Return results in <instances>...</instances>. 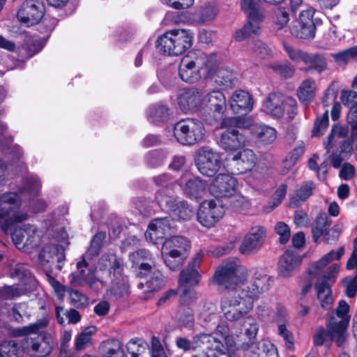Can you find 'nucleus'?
Wrapping results in <instances>:
<instances>
[{
  "mask_svg": "<svg viewBox=\"0 0 357 357\" xmlns=\"http://www.w3.org/2000/svg\"><path fill=\"white\" fill-rule=\"evenodd\" d=\"M270 278L266 275L255 277L241 293H229L221 301V308L225 319L239 324L250 316L254 301L269 287Z\"/></svg>",
  "mask_w": 357,
  "mask_h": 357,
  "instance_id": "f257e3e1",
  "label": "nucleus"
},
{
  "mask_svg": "<svg viewBox=\"0 0 357 357\" xmlns=\"http://www.w3.org/2000/svg\"><path fill=\"white\" fill-rule=\"evenodd\" d=\"M344 254V247L340 248L336 252L331 250L319 260L312 264L308 269L309 275L318 280L315 284V289L317 298L323 309H329L333 303V299L330 286L335 282L340 270L337 264H333L326 270L325 268L333 260H339Z\"/></svg>",
  "mask_w": 357,
  "mask_h": 357,
  "instance_id": "f03ea898",
  "label": "nucleus"
},
{
  "mask_svg": "<svg viewBox=\"0 0 357 357\" xmlns=\"http://www.w3.org/2000/svg\"><path fill=\"white\" fill-rule=\"evenodd\" d=\"M123 264L121 259L114 253H105L99 259L96 273L102 285L110 280L112 287L110 293L116 298L127 296L129 294V284L128 278L123 275Z\"/></svg>",
  "mask_w": 357,
  "mask_h": 357,
  "instance_id": "7ed1b4c3",
  "label": "nucleus"
},
{
  "mask_svg": "<svg viewBox=\"0 0 357 357\" xmlns=\"http://www.w3.org/2000/svg\"><path fill=\"white\" fill-rule=\"evenodd\" d=\"M215 66V56L197 51L183 56L179 63L178 75L187 83H195L203 76L210 77Z\"/></svg>",
  "mask_w": 357,
  "mask_h": 357,
  "instance_id": "20e7f679",
  "label": "nucleus"
},
{
  "mask_svg": "<svg viewBox=\"0 0 357 357\" xmlns=\"http://www.w3.org/2000/svg\"><path fill=\"white\" fill-rule=\"evenodd\" d=\"M176 343L183 351H192L193 357H227L222 342L211 334L200 333L192 340L178 337Z\"/></svg>",
  "mask_w": 357,
  "mask_h": 357,
  "instance_id": "39448f33",
  "label": "nucleus"
},
{
  "mask_svg": "<svg viewBox=\"0 0 357 357\" xmlns=\"http://www.w3.org/2000/svg\"><path fill=\"white\" fill-rule=\"evenodd\" d=\"M191 243L182 236L167 238L162 244V257L165 264L172 271L178 270L188 257Z\"/></svg>",
  "mask_w": 357,
  "mask_h": 357,
  "instance_id": "423d86ee",
  "label": "nucleus"
},
{
  "mask_svg": "<svg viewBox=\"0 0 357 357\" xmlns=\"http://www.w3.org/2000/svg\"><path fill=\"white\" fill-rule=\"evenodd\" d=\"M248 271L237 260L225 261L216 270L213 275L214 282L220 287L236 289L247 280Z\"/></svg>",
  "mask_w": 357,
  "mask_h": 357,
  "instance_id": "0eeeda50",
  "label": "nucleus"
},
{
  "mask_svg": "<svg viewBox=\"0 0 357 357\" xmlns=\"http://www.w3.org/2000/svg\"><path fill=\"white\" fill-rule=\"evenodd\" d=\"M193 38V33L190 30L172 29L159 37L157 48L168 55H180L191 47Z\"/></svg>",
  "mask_w": 357,
  "mask_h": 357,
  "instance_id": "6e6552de",
  "label": "nucleus"
},
{
  "mask_svg": "<svg viewBox=\"0 0 357 357\" xmlns=\"http://www.w3.org/2000/svg\"><path fill=\"white\" fill-rule=\"evenodd\" d=\"M10 277L17 279L19 283L0 287V298L12 300L33 291L37 287V280L31 272L22 265H17L10 273Z\"/></svg>",
  "mask_w": 357,
  "mask_h": 357,
  "instance_id": "1a4fd4ad",
  "label": "nucleus"
},
{
  "mask_svg": "<svg viewBox=\"0 0 357 357\" xmlns=\"http://www.w3.org/2000/svg\"><path fill=\"white\" fill-rule=\"evenodd\" d=\"M264 112L275 119L282 118L287 112L288 119L292 120L297 114V102L291 96L281 93H271L264 102Z\"/></svg>",
  "mask_w": 357,
  "mask_h": 357,
  "instance_id": "9d476101",
  "label": "nucleus"
},
{
  "mask_svg": "<svg viewBox=\"0 0 357 357\" xmlns=\"http://www.w3.org/2000/svg\"><path fill=\"white\" fill-rule=\"evenodd\" d=\"M205 128L202 122L196 119H186L174 126V135L183 145H194L204 138Z\"/></svg>",
  "mask_w": 357,
  "mask_h": 357,
  "instance_id": "9b49d317",
  "label": "nucleus"
},
{
  "mask_svg": "<svg viewBox=\"0 0 357 357\" xmlns=\"http://www.w3.org/2000/svg\"><path fill=\"white\" fill-rule=\"evenodd\" d=\"M22 199L20 193L7 192L0 194V220L11 225L26 220V213L19 211Z\"/></svg>",
  "mask_w": 357,
  "mask_h": 357,
  "instance_id": "f8f14e48",
  "label": "nucleus"
},
{
  "mask_svg": "<svg viewBox=\"0 0 357 357\" xmlns=\"http://www.w3.org/2000/svg\"><path fill=\"white\" fill-rule=\"evenodd\" d=\"M195 162L202 175L212 176L220 167L221 157L220 153L212 148L203 146L197 150Z\"/></svg>",
  "mask_w": 357,
  "mask_h": 357,
  "instance_id": "ddd939ff",
  "label": "nucleus"
},
{
  "mask_svg": "<svg viewBox=\"0 0 357 357\" xmlns=\"http://www.w3.org/2000/svg\"><path fill=\"white\" fill-rule=\"evenodd\" d=\"M346 326L342 321H330L327 324V329L322 326L316 328L312 336L314 345L322 346L328 340H335L338 347L343 345L345 340Z\"/></svg>",
  "mask_w": 357,
  "mask_h": 357,
  "instance_id": "4468645a",
  "label": "nucleus"
},
{
  "mask_svg": "<svg viewBox=\"0 0 357 357\" xmlns=\"http://www.w3.org/2000/svg\"><path fill=\"white\" fill-rule=\"evenodd\" d=\"M64 260V250L57 244L43 243L38 250L37 264L43 268H52L55 265L56 268L60 271L63 268Z\"/></svg>",
  "mask_w": 357,
  "mask_h": 357,
  "instance_id": "2eb2a0df",
  "label": "nucleus"
},
{
  "mask_svg": "<svg viewBox=\"0 0 357 357\" xmlns=\"http://www.w3.org/2000/svg\"><path fill=\"white\" fill-rule=\"evenodd\" d=\"M203 257L204 252L199 250L188 263V266L180 273L178 279L179 288L182 290L184 296H187L190 292L188 287L197 286L199 283L201 275L198 271V268L200 266Z\"/></svg>",
  "mask_w": 357,
  "mask_h": 357,
  "instance_id": "dca6fc26",
  "label": "nucleus"
},
{
  "mask_svg": "<svg viewBox=\"0 0 357 357\" xmlns=\"http://www.w3.org/2000/svg\"><path fill=\"white\" fill-rule=\"evenodd\" d=\"M315 10L312 8L303 10L298 19L294 22L290 31L294 36L302 39H312L315 36L316 26L313 20Z\"/></svg>",
  "mask_w": 357,
  "mask_h": 357,
  "instance_id": "f3484780",
  "label": "nucleus"
},
{
  "mask_svg": "<svg viewBox=\"0 0 357 357\" xmlns=\"http://www.w3.org/2000/svg\"><path fill=\"white\" fill-rule=\"evenodd\" d=\"M223 206L213 199L205 200L200 204L197 218L198 222L206 227L214 226L224 215Z\"/></svg>",
  "mask_w": 357,
  "mask_h": 357,
  "instance_id": "a211bd4d",
  "label": "nucleus"
},
{
  "mask_svg": "<svg viewBox=\"0 0 357 357\" xmlns=\"http://www.w3.org/2000/svg\"><path fill=\"white\" fill-rule=\"evenodd\" d=\"M226 161L232 174H240L252 169L257 157L251 149H245L235 154H228Z\"/></svg>",
  "mask_w": 357,
  "mask_h": 357,
  "instance_id": "6ab92c4d",
  "label": "nucleus"
},
{
  "mask_svg": "<svg viewBox=\"0 0 357 357\" xmlns=\"http://www.w3.org/2000/svg\"><path fill=\"white\" fill-rule=\"evenodd\" d=\"M69 280L73 286H89L90 288H97L100 279L96 273L88 268L85 259L77 263V271L70 274Z\"/></svg>",
  "mask_w": 357,
  "mask_h": 357,
  "instance_id": "aec40b11",
  "label": "nucleus"
},
{
  "mask_svg": "<svg viewBox=\"0 0 357 357\" xmlns=\"http://www.w3.org/2000/svg\"><path fill=\"white\" fill-rule=\"evenodd\" d=\"M237 180L227 174H219L209 185L210 193L216 197H231L236 192Z\"/></svg>",
  "mask_w": 357,
  "mask_h": 357,
  "instance_id": "412c9836",
  "label": "nucleus"
},
{
  "mask_svg": "<svg viewBox=\"0 0 357 357\" xmlns=\"http://www.w3.org/2000/svg\"><path fill=\"white\" fill-rule=\"evenodd\" d=\"M53 338L50 335L27 337L24 344V350L33 357H46L52 350Z\"/></svg>",
  "mask_w": 357,
  "mask_h": 357,
  "instance_id": "4be33fe9",
  "label": "nucleus"
},
{
  "mask_svg": "<svg viewBox=\"0 0 357 357\" xmlns=\"http://www.w3.org/2000/svg\"><path fill=\"white\" fill-rule=\"evenodd\" d=\"M266 236V229L262 226H254L245 236L239 250L241 253L249 255L257 252L262 246Z\"/></svg>",
  "mask_w": 357,
  "mask_h": 357,
  "instance_id": "5701e85b",
  "label": "nucleus"
},
{
  "mask_svg": "<svg viewBox=\"0 0 357 357\" xmlns=\"http://www.w3.org/2000/svg\"><path fill=\"white\" fill-rule=\"evenodd\" d=\"M44 15L43 6L33 0H26L17 12L19 20L27 26L38 23Z\"/></svg>",
  "mask_w": 357,
  "mask_h": 357,
  "instance_id": "b1692460",
  "label": "nucleus"
},
{
  "mask_svg": "<svg viewBox=\"0 0 357 357\" xmlns=\"http://www.w3.org/2000/svg\"><path fill=\"white\" fill-rule=\"evenodd\" d=\"M225 128L226 130L221 133L219 143L222 149L225 151H236L246 145L245 136L241 133L238 129L231 126Z\"/></svg>",
  "mask_w": 357,
  "mask_h": 357,
  "instance_id": "393cba45",
  "label": "nucleus"
},
{
  "mask_svg": "<svg viewBox=\"0 0 357 357\" xmlns=\"http://www.w3.org/2000/svg\"><path fill=\"white\" fill-rule=\"evenodd\" d=\"M172 226L168 218H156L149 225L145 233L146 238L153 243H157L159 239H162L166 235L173 231Z\"/></svg>",
  "mask_w": 357,
  "mask_h": 357,
  "instance_id": "a878e982",
  "label": "nucleus"
},
{
  "mask_svg": "<svg viewBox=\"0 0 357 357\" xmlns=\"http://www.w3.org/2000/svg\"><path fill=\"white\" fill-rule=\"evenodd\" d=\"M178 105L185 112L197 111L204 106V95L197 89L188 90L179 96Z\"/></svg>",
  "mask_w": 357,
  "mask_h": 357,
  "instance_id": "bb28decb",
  "label": "nucleus"
},
{
  "mask_svg": "<svg viewBox=\"0 0 357 357\" xmlns=\"http://www.w3.org/2000/svg\"><path fill=\"white\" fill-rule=\"evenodd\" d=\"M179 185L184 193L192 199L200 197L206 189V183L202 179L189 174H185L181 178Z\"/></svg>",
  "mask_w": 357,
  "mask_h": 357,
  "instance_id": "cd10ccee",
  "label": "nucleus"
},
{
  "mask_svg": "<svg viewBox=\"0 0 357 357\" xmlns=\"http://www.w3.org/2000/svg\"><path fill=\"white\" fill-rule=\"evenodd\" d=\"M253 99L252 96L246 91H235L230 99L229 107L234 113H248L253 108Z\"/></svg>",
  "mask_w": 357,
  "mask_h": 357,
  "instance_id": "c85d7f7f",
  "label": "nucleus"
},
{
  "mask_svg": "<svg viewBox=\"0 0 357 357\" xmlns=\"http://www.w3.org/2000/svg\"><path fill=\"white\" fill-rule=\"evenodd\" d=\"M301 259L298 255L291 250H287L278 261V271L283 278L291 277L301 264Z\"/></svg>",
  "mask_w": 357,
  "mask_h": 357,
  "instance_id": "c756f323",
  "label": "nucleus"
},
{
  "mask_svg": "<svg viewBox=\"0 0 357 357\" xmlns=\"http://www.w3.org/2000/svg\"><path fill=\"white\" fill-rule=\"evenodd\" d=\"M245 357H278L273 345L265 342H252L243 345Z\"/></svg>",
  "mask_w": 357,
  "mask_h": 357,
  "instance_id": "7c9ffc66",
  "label": "nucleus"
},
{
  "mask_svg": "<svg viewBox=\"0 0 357 357\" xmlns=\"http://www.w3.org/2000/svg\"><path fill=\"white\" fill-rule=\"evenodd\" d=\"M315 189V184L311 181H304L297 185L289 195V206L295 208L305 202Z\"/></svg>",
  "mask_w": 357,
  "mask_h": 357,
  "instance_id": "2f4dec72",
  "label": "nucleus"
},
{
  "mask_svg": "<svg viewBox=\"0 0 357 357\" xmlns=\"http://www.w3.org/2000/svg\"><path fill=\"white\" fill-rule=\"evenodd\" d=\"M210 77H213L214 82L224 89L231 88L236 80V73L227 67H218L216 59L213 73Z\"/></svg>",
  "mask_w": 357,
  "mask_h": 357,
  "instance_id": "473e14b6",
  "label": "nucleus"
},
{
  "mask_svg": "<svg viewBox=\"0 0 357 357\" xmlns=\"http://www.w3.org/2000/svg\"><path fill=\"white\" fill-rule=\"evenodd\" d=\"M316 90L315 81L312 78H307L301 82L298 87L296 95L301 103L307 105L313 100Z\"/></svg>",
  "mask_w": 357,
  "mask_h": 357,
  "instance_id": "72a5a7b5",
  "label": "nucleus"
},
{
  "mask_svg": "<svg viewBox=\"0 0 357 357\" xmlns=\"http://www.w3.org/2000/svg\"><path fill=\"white\" fill-rule=\"evenodd\" d=\"M130 259L134 264L139 266L138 275H146V272H150L152 265L148 261H152V255L145 249L139 250L132 255H130Z\"/></svg>",
  "mask_w": 357,
  "mask_h": 357,
  "instance_id": "f704fd0d",
  "label": "nucleus"
},
{
  "mask_svg": "<svg viewBox=\"0 0 357 357\" xmlns=\"http://www.w3.org/2000/svg\"><path fill=\"white\" fill-rule=\"evenodd\" d=\"M28 234H26V239L24 241V248L21 250L26 252H31L37 248L40 244L44 243L42 238L43 233L35 225H30L27 227Z\"/></svg>",
  "mask_w": 357,
  "mask_h": 357,
  "instance_id": "c9c22d12",
  "label": "nucleus"
},
{
  "mask_svg": "<svg viewBox=\"0 0 357 357\" xmlns=\"http://www.w3.org/2000/svg\"><path fill=\"white\" fill-rule=\"evenodd\" d=\"M252 135L257 138L259 142L269 144L276 139V130L268 126L258 123L252 127Z\"/></svg>",
  "mask_w": 357,
  "mask_h": 357,
  "instance_id": "e433bc0d",
  "label": "nucleus"
},
{
  "mask_svg": "<svg viewBox=\"0 0 357 357\" xmlns=\"http://www.w3.org/2000/svg\"><path fill=\"white\" fill-rule=\"evenodd\" d=\"M208 104L216 112L223 114L227 107L225 96L220 91H213L204 96V106Z\"/></svg>",
  "mask_w": 357,
  "mask_h": 357,
  "instance_id": "4c0bfd02",
  "label": "nucleus"
},
{
  "mask_svg": "<svg viewBox=\"0 0 357 357\" xmlns=\"http://www.w3.org/2000/svg\"><path fill=\"white\" fill-rule=\"evenodd\" d=\"M331 225V220L328 215L325 213H320L315 220V225L312 229V235L315 241L321 236L328 234V228Z\"/></svg>",
  "mask_w": 357,
  "mask_h": 357,
  "instance_id": "58836bf2",
  "label": "nucleus"
},
{
  "mask_svg": "<svg viewBox=\"0 0 357 357\" xmlns=\"http://www.w3.org/2000/svg\"><path fill=\"white\" fill-rule=\"evenodd\" d=\"M139 277H149V280L146 282L148 288H149V294L153 291H156L162 288L165 284V278L160 271L155 270L153 271V268L150 272H146V274L138 275Z\"/></svg>",
  "mask_w": 357,
  "mask_h": 357,
  "instance_id": "ea45409f",
  "label": "nucleus"
},
{
  "mask_svg": "<svg viewBox=\"0 0 357 357\" xmlns=\"http://www.w3.org/2000/svg\"><path fill=\"white\" fill-rule=\"evenodd\" d=\"M101 350L105 357H125L122 344L117 340H109L101 345Z\"/></svg>",
  "mask_w": 357,
  "mask_h": 357,
  "instance_id": "a19ab883",
  "label": "nucleus"
},
{
  "mask_svg": "<svg viewBox=\"0 0 357 357\" xmlns=\"http://www.w3.org/2000/svg\"><path fill=\"white\" fill-rule=\"evenodd\" d=\"M304 63L309 66L308 70H314L321 73L327 68V62L322 54L307 53Z\"/></svg>",
  "mask_w": 357,
  "mask_h": 357,
  "instance_id": "79ce46f5",
  "label": "nucleus"
},
{
  "mask_svg": "<svg viewBox=\"0 0 357 357\" xmlns=\"http://www.w3.org/2000/svg\"><path fill=\"white\" fill-rule=\"evenodd\" d=\"M257 123H254L253 120L250 117H234L227 118L222 120L220 127L231 126L237 129H250L252 133V127L256 126Z\"/></svg>",
  "mask_w": 357,
  "mask_h": 357,
  "instance_id": "37998d69",
  "label": "nucleus"
},
{
  "mask_svg": "<svg viewBox=\"0 0 357 357\" xmlns=\"http://www.w3.org/2000/svg\"><path fill=\"white\" fill-rule=\"evenodd\" d=\"M155 199L163 210L170 212L177 202L176 198L170 193L169 190L160 189L155 195Z\"/></svg>",
  "mask_w": 357,
  "mask_h": 357,
  "instance_id": "c03bdc74",
  "label": "nucleus"
},
{
  "mask_svg": "<svg viewBox=\"0 0 357 357\" xmlns=\"http://www.w3.org/2000/svg\"><path fill=\"white\" fill-rule=\"evenodd\" d=\"M241 8L248 15H250L251 19L260 20L265 17L257 0H241Z\"/></svg>",
  "mask_w": 357,
  "mask_h": 357,
  "instance_id": "a18cd8bd",
  "label": "nucleus"
},
{
  "mask_svg": "<svg viewBox=\"0 0 357 357\" xmlns=\"http://www.w3.org/2000/svg\"><path fill=\"white\" fill-rule=\"evenodd\" d=\"M6 127L4 125H0V146L8 149H11L9 154L13 155L16 159H20L22 155V151L19 146H12V138L6 135Z\"/></svg>",
  "mask_w": 357,
  "mask_h": 357,
  "instance_id": "49530a36",
  "label": "nucleus"
},
{
  "mask_svg": "<svg viewBox=\"0 0 357 357\" xmlns=\"http://www.w3.org/2000/svg\"><path fill=\"white\" fill-rule=\"evenodd\" d=\"M340 100L342 104L349 108L348 114L357 115V92L352 90H343Z\"/></svg>",
  "mask_w": 357,
  "mask_h": 357,
  "instance_id": "de8ad7c7",
  "label": "nucleus"
},
{
  "mask_svg": "<svg viewBox=\"0 0 357 357\" xmlns=\"http://www.w3.org/2000/svg\"><path fill=\"white\" fill-rule=\"evenodd\" d=\"M22 354L15 341H5L0 344V357H22Z\"/></svg>",
  "mask_w": 357,
  "mask_h": 357,
  "instance_id": "09e8293b",
  "label": "nucleus"
},
{
  "mask_svg": "<svg viewBox=\"0 0 357 357\" xmlns=\"http://www.w3.org/2000/svg\"><path fill=\"white\" fill-rule=\"evenodd\" d=\"M169 116V108L163 104H157L150 107L148 119L152 122L165 121Z\"/></svg>",
  "mask_w": 357,
  "mask_h": 357,
  "instance_id": "8fccbe9b",
  "label": "nucleus"
},
{
  "mask_svg": "<svg viewBox=\"0 0 357 357\" xmlns=\"http://www.w3.org/2000/svg\"><path fill=\"white\" fill-rule=\"evenodd\" d=\"M243 326L245 327V335L249 340L248 342H243L241 345V349H243V345L244 344H250L252 342H255V338L257 336L259 327L255 319L250 315L249 316L246 320H244L241 324H240Z\"/></svg>",
  "mask_w": 357,
  "mask_h": 357,
  "instance_id": "3c124183",
  "label": "nucleus"
},
{
  "mask_svg": "<svg viewBox=\"0 0 357 357\" xmlns=\"http://www.w3.org/2000/svg\"><path fill=\"white\" fill-rule=\"evenodd\" d=\"M178 321L183 326L191 327L194 322L192 310L185 305H181L176 315Z\"/></svg>",
  "mask_w": 357,
  "mask_h": 357,
  "instance_id": "603ef678",
  "label": "nucleus"
},
{
  "mask_svg": "<svg viewBox=\"0 0 357 357\" xmlns=\"http://www.w3.org/2000/svg\"><path fill=\"white\" fill-rule=\"evenodd\" d=\"M174 218L188 220L192 215V211L185 202H177L174 208L170 211Z\"/></svg>",
  "mask_w": 357,
  "mask_h": 357,
  "instance_id": "864d4df0",
  "label": "nucleus"
},
{
  "mask_svg": "<svg viewBox=\"0 0 357 357\" xmlns=\"http://www.w3.org/2000/svg\"><path fill=\"white\" fill-rule=\"evenodd\" d=\"M273 22L278 29H282L287 26L289 21V8L278 7L273 10Z\"/></svg>",
  "mask_w": 357,
  "mask_h": 357,
  "instance_id": "5fc2aeb1",
  "label": "nucleus"
},
{
  "mask_svg": "<svg viewBox=\"0 0 357 357\" xmlns=\"http://www.w3.org/2000/svg\"><path fill=\"white\" fill-rule=\"evenodd\" d=\"M349 133V129L347 126L340 125H335L333 126L331 133L328 137L327 141L324 142V147L329 151L333 141L335 138H343L347 136Z\"/></svg>",
  "mask_w": 357,
  "mask_h": 357,
  "instance_id": "6e6d98bb",
  "label": "nucleus"
},
{
  "mask_svg": "<svg viewBox=\"0 0 357 357\" xmlns=\"http://www.w3.org/2000/svg\"><path fill=\"white\" fill-rule=\"evenodd\" d=\"M31 316V312L29 311L26 303L15 304L11 310V319L17 322H22L24 317L29 318Z\"/></svg>",
  "mask_w": 357,
  "mask_h": 357,
  "instance_id": "4d7b16f0",
  "label": "nucleus"
},
{
  "mask_svg": "<svg viewBox=\"0 0 357 357\" xmlns=\"http://www.w3.org/2000/svg\"><path fill=\"white\" fill-rule=\"evenodd\" d=\"M96 328L89 326L85 328L76 338L75 349L77 350L83 349L91 340L92 334L95 333Z\"/></svg>",
  "mask_w": 357,
  "mask_h": 357,
  "instance_id": "13d9d810",
  "label": "nucleus"
},
{
  "mask_svg": "<svg viewBox=\"0 0 357 357\" xmlns=\"http://www.w3.org/2000/svg\"><path fill=\"white\" fill-rule=\"evenodd\" d=\"M29 226H30V224L23 225L22 227L16 229L12 235L13 241L19 250L24 248V241L26 239V234H28L27 227Z\"/></svg>",
  "mask_w": 357,
  "mask_h": 357,
  "instance_id": "bf43d9fd",
  "label": "nucleus"
},
{
  "mask_svg": "<svg viewBox=\"0 0 357 357\" xmlns=\"http://www.w3.org/2000/svg\"><path fill=\"white\" fill-rule=\"evenodd\" d=\"M126 348L130 357H149L151 352V351L146 350V347H143L134 340H130L127 344Z\"/></svg>",
  "mask_w": 357,
  "mask_h": 357,
  "instance_id": "052dcab7",
  "label": "nucleus"
},
{
  "mask_svg": "<svg viewBox=\"0 0 357 357\" xmlns=\"http://www.w3.org/2000/svg\"><path fill=\"white\" fill-rule=\"evenodd\" d=\"M105 238V233H97L91 241V245L87 250L86 255H89L91 257L97 256L100 252L102 244Z\"/></svg>",
  "mask_w": 357,
  "mask_h": 357,
  "instance_id": "680f3d73",
  "label": "nucleus"
},
{
  "mask_svg": "<svg viewBox=\"0 0 357 357\" xmlns=\"http://www.w3.org/2000/svg\"><path fill=\"white\" fill-rule=\"evenodd\" d=\"M284 50H285L289 58L294 62L298 63L300 61L304 62L305 56L307 52H304L298 48L288 45L287 43L283 44Z\"/></svg>",
  "mask_w": 357,
  "mask_h": 357,
  "instance_id": "e2e57ef3",
  "label": "nucleus"
},
{
  "mask_svg": "<svg viewBox=\"0 0 357 357\" xmlns=\"http://www.w3.org/2000/svg\"><path fill=\"white\" fill-rule=\"evenodd\" d=\"M218 13V8L215 5H208L203 7L199 11V21L207 22L213 21Z\"/></svg>",
  "mask_w": 357,
  "mask_h": 357,
  "instance_id": "0e129e2a",
  "label": "nucleus"
},
{
  "mask_svg": "<svg viewBox=\"0 0 357 357\" xmlns=\"http://www.w3.org/2000/svg\"><path fill=\"white\" fill-rule=\"evenodd\" d=\"M216 333L217 334L221 335L225 343V346H227L229 349L234 347L235 342L233 337L229 335V329L226 324L223 323L218 325L216 328Z\"/></svg>",
  "mask_w": 357,
  "mask_h": 357,
  "instance_id": "69168bd1",
  "label": "nucleus"
},
{
  "mask_svg": "<svg viewBox=\"0 0 357 357\" xmlns=\"http://www.w3.org/2000/svg\"><path fill=\"white\" fill-rule=\"evenodd\" d=\"M251 48L257 56L262 59L268 57L271 54L268 46L259 40H254L251 44Z\"/></svg>",
  "mask_w": 357,
  "mask_h": 357,
  "instance_id": "338daca9",
  "label": "nucleus"
},
{
  "mask_svg": "<svg viewBox=\"0 0 357 357\" xmlns=\"http://www.w3.org/2000/svg\"><path fill=\"white\" fill-rule=\"evenodd\" d=\"M355 268H356V275L352 278H346L343 281L346 294L350 298L354 297L357 291V266H355Z\"/></svg>",
  "mask_w": 357,
  "mask_h": 357,
  "instance_id": "774afa93",
  "label": "nucleus"
}]
</instances>
